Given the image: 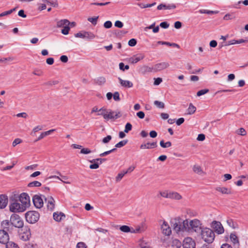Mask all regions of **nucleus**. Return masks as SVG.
<instances>
[{
    "label": "nucleus",
    "instance_id": "f257e3e1",
    "mask_svg": "<svg viewBox=\"0 0 248 248\" xmlns=\"http://www.w3.org/2000/svg\"><path fill=\"white\" fill-rule=\"evenodd\" d=\"M171 225L174 231L177 233L179 232H200L202 230V224L197 219L190 220L186 219L181 222L179 220L174 219L171 221Z\"/></svg>",
    "mask_w": 248,
    "mask_h": 248
},
{
    "label": "nucleus",
    "instance_id": "f03ea898",
    "mask_svg": "<svg viewBox=\"0 0 248 248\" xmlns=\"http://www.w3.org/2000/svg\"><path fill=\"white\" fill-rule=\"evenodd\" d=\"M9 209L13 213L22 212L25 210L18 199L15 197V194L10 197Z\"/></svg>",
    "mask_w": 248,
    "mask_h": 248
},
{
    "label": "nucleus",
    "instance_id": "7ed1b4c3",
    "mask_svg": "<svg viewBox=\"0 0 248 248\" xmlns=\"http://www.w3.org/2000/svg\"><path fill=\"white\" fill-rule=\"evenodd\" d=\"M201 235L202 239L208 244L212 243L215 239V233L212 230L205 228L202 230Z\"/></svg>",
    "mask_w": 248,
    "mask_h": 248
},
{
    "label": "nucleus",
    "instance_id": "20e7f679",
    "mask_svg": "<svg viewBox=\"0 0 248 248\" xmlns=\"http://www.w3.org/2000/svg\"><path fill=\"white\" fill-rule=\"evenodd\" d=\"M15 197L18 199L19 202L23 206L25 210L30 205V198L28 194L26 193H22L20 195L15 194Z\"/></svg>",
    "mask_w": 248,
    "mask_h": 248
},
{
    "label": "nucleus",
    "instance_id": "39448f33",
    "mask_svg": "<svg viewBox=\"0 0 248 248\" xmlns=\"http://www.w3.org/2000/svg\"><path fill=\"white\" fill-rule=\"evenodd\" d=\"M39 213L35 211H30L25 214L26 221L31 224L36 223L39 220Z\"/></svg>",
    "mask_w": 248,
    "mask_h": 248
},
{
    "label": "nucleus",
    "instance_id": "423d86ee",
    "mask_svg": "<svg viewBox=\"0 0 248 248\" xmlns=\"http://www.w3.org/2000/svg\"><path fill=\"white\" fill-rule=\"evenodd\" d=\"M12 227L14 226L16 228H22L24 225V222L19 215L14 214L10 218Z\"/></svg>",
    "mask_w": 248,
    "mask_h": 248
},
{
    "label": "nucleus",
    "instance_id": "0eeeda50",
    "mask_svg": "<svg viewBox=\"0 0 248 248\" xmlns=\"http://www.w3.org/2000/svg\"><path fill=\"white\" fill-rule=\"evenodd\" d=\"M97 115H102L104 118L106 120L112 119H118L121 117L122 115L119 111H113L111 110H109L108 113H98Z\"/></svg>",
    "mask_w": 248,
    "mask_h": 248
},
{
    "label": "nucleus",
    "instance_id": "6e6552de",
    "mask_svg": "<svg viewBox=\"0 0 248 248\" xmlns=\"http://www.w3.org/2000/svg\"><path fill=\"white\" fill-rule=\"evenodd\" d=\"M211 227L217 234H220L224 232V229L221 223L219 221L214 220L212 222Z\"/></svg>",
    "mask_w": 248,
    "mask_h": 248
},
{
    "label": "nucleus",
    "instance_id": "1a4fd4ad",
    "mask_svg": "<svg viewBox=\"0 0 248 248\" xmlns=\"http://www.w3.org/2000/svg\"><path fill=\"white\" fill-rule=\"evenodd\" d=\"M76 37L81 38H86L89 40H91L95 38V35L91 32L83 31L79 32L75 34Z\"/></svg>",
    "mask_w": 248,
    "mask_h": 248
},
{
    "label": "nucleus",
    "instance_id": "9d476101",
    "mask_svg": "<svg viewBox=\"0 0 248 248\" xmlns=\"http://www.w3.org/2000/svg\"><path fill=\"white\" fill-rule=\"evenodd\" d=\"M170 66L169 62H163L154 65L155 73L165 70Z\"/></svg>",
    "mask_w": 248,
    "mask_h": 248
},
{
    "label": "nucleus",
    "instance_id": "9b49d317",
    "mask_svg": "<svg viewBox=\"0 0 248 248\" xmlns=\"http://www.w3.org/2000/svg\"><path fill=\"white\" fill-rule=\"evenodd\" d=\"M9 240V236L7 232L4 230H0V243L7 244Z\"/></svg>",
    "mask_w": 248,
    "mask_h": 248
},
{
    "label": "nucleus",
    "instance_id": "f8f14e48",
    "mask_svg": "<svg viewBox=\"0 0 248 248\" xmlns=\"http://www.w3.org/2000/svg\"><path fill=\"white\" fill-rule=\"evenodd\" d=\"M32 202L35 207L41 208L43 206V200L40 196L35 195L32 198Z\"/></svg>",
    "mask_w": 248,
    "mask_h": 248
},
{
    "label": "nucleus",
    "instance_id": "ddd939ff",
    "mask_svg": "<svg viewBox=\"0 0 248 248\" xmlns=\"http://www.w3.org/2000/svg\"><path fill=\"white\" fill-rule=\"evenodd\" d=\"M184 248H195V243L190 237L185 238L183 241Z\"/></svg>",
    "mask_w": 248,
    "mask_h": 248
},
{
    "label": "nucleus",
    "instance_id": "4468645a",
    "mask_svg": "<svg viewBox=\"0 0 248 248\" xmlns=\"http://www.w3.org/2000/svg\"><path fill=\"white\" fill-rule=\"evenodd\" d=\"M45 202L47 204V209L52 211L55 208V200L51 196L45 198Z\"/></svg>",
    "mask_w": 248,
    "mask_h": 248
},
{
    "label": "nucleus",
    "instance_id": "2eb2a0df",
    "mask_svg": "<svg viewBox=\"0 0 248 248\" xmlns=\"http://www.w3.org/2000/svg\"><path fill=\"white\" fill-rule=\"evenodd\" d=\"M230 240L232 243L233 246L234 248H239L240 243L238 237L237 236L235 232H232L230 234Z\"/></svg>",
    "mask_w": 248,
    "mask_h": 248
},
{
    "label": "nucleus",
    "instance_id": "dca6fc26",
    "mask_svg": "<svg viewBox=\"0 0 248 248\" xmlns=\"http://www.w3.org/2000/svg\"><path fill=\"white\" fill-rule=\"evenodd\" d=\"M161 229L163 233L167 236H169L171 233V228L165 221L162 225Z\"/></svg>",
    "mask_w": 248,
    "mask_h": 248
},
{
    "label": "nucleus",
    "instance_id": "f3484780",
    "mask_svg": "<svg viewBox=\"0 0 248 248\" xmlns=\"http://www.w3.org/2000/svg\"><path fill=\"white\" fill-rule=\"evenodd\" d=\"M8 203V197L5 195H0V209L4 208Z\"/></svg>",
    "mask_w": 248,
    "mask_h": 248
},
{
    "label": "nucleus",
    "instance_id": "a211bd4d",
    "mask_svg": "<svg viewBox=\"0 0 248 248\" xmlns=\"http://www.w3.org/2000/svg\"><path fill=\"white\" fill-rule=\"evenodd\" d=\"M24 230L23 234L21 235V239L24 241H27L29 240L31 237L30 229L28 228H25Z\"/></svg>",
    "mask_w": 248,
    "mask_h": 248
},
{
    "label": "nucleus",
    "instance_id": "6ab92c4d",
    "mask_svg": "<svg viewBox=\"0 0 248 248\" xmlns=\"http://www.w3.org/2000/svg\"><path fill=\"white\" fill-rule=\"evenodd\" d=\"M118 79L121 86L124 87L131 88L133 86V83L129 80H123L121 78H118Z\"/></svg>",
    "mask_w": 248,
    "mask_h": 248
},
{
    "label": "nucleus",
    "instance_id": "aec40b11",
    "mask_svg": "<svg viewBox=\"0 0 248 248\" xmlns=\"http://www.w3.org/2000/svg\"><path fill=\"white\" fill-rule=\"evenodd\" d=\"M216 190L222 194H231L232 191L231 189H229L225 187L217 186L216 188Z\"/></svg>",
    "mask_w": 248,
    "mask_h": 248
},
{
    "label": "nucleus",
    "instance_id": "412c9836",
    "mask_svg": "<svg viewBox=\"0 0 248 248\" xmlns=\"http://www.w3.org/2000/svg\"><path fill=\"white\" fill-rule=\"evenodd\" d=\"M120 229L122 232H138L139 231V229H136V231L132 229L133 231H131L130 228L126 225H123L121 226Z\"/></svg>",
    "mask_w": 248,
    "mask_h": 248
},
{
    "label": "nucleus",
    "instance_id": "4be33fe9",
    "mask_svg": "<svg viewBox=\"0 0 248 248\" xmlns=\"http://www.w3.org/2000/svg\"><path fill=\"white\" fill-rule=\"evenodd\" d=\"M141 70L143 73H155V70L154 65L152 66H149L147 65H144L141 68Z\"/></svg>",
    "mask_w": 248,
    "mask_h": 248
},
{
    "label": "nucleus",
    "instance_id": "5701e85b",
    "mask_svg": "<svg viewBox=\"0 0 248 248\" xmlns=\"http://www.w3.org/2000/svg\"><path fill=\"white\" fill-rule=\"evenodd\" d=\"M70 24V22L67 19H62L58 21L57 23V27L58 28L64 27L65 26H68Z\"/></svg>",
    "mask_w": 248,
    "mask_h": 248
},
{
    "label": "nucleus",
    "instance_id": "b1692460",
    "mask_svg": "<svg viewBox=\"0 0 248 248\" xmlns=\"http://www.w3.org/2000/svg\"><path fill=\"white\" fill-rule=\"evenodd\" d=\"M53 218L54 219L58 222L61 221L62 219V217H65V215L63 213L60 212L59 214H58L57 212H55L53 213Z\"/></svg>",
    "mask_w": 248,
    "mask_h": 248
},
{
    "label": "nucleus",
    "instance_id": "393cba45",
    "mask_svg": "<svg viewBox=\"0 0 248 248\" xmlns=\"http://www.w3.org/2000/svg\"><path fill=\"white\" fill-rule=\"evenodd\" d=\"M1 226L3 228V230H6V232L9 231L10 227H12L11 221L9 222L8 220H3L1 223Z\"/></svg>",
    "mask_w": 248,
    "mask_h": 248
},
{
    "label": "nucleus",
    "instance_id": "a878e982",
    "mask_svg": "<svg viewBox=\"0 0 248 248\" xmlns=\"http://www.w3.org/2000/svg\"><path fill=\"white\" fill-rule=\"evenodd\" d=\"M226 222L227 224L232 229H236L238 227L237 223L232 218H228Z\"/></svg>",
    "mask_w": 248,
    "mask_h": 248
},
{
    "label": "nucleus",
    "instance_id": "bb28decb",
    "mask_svg": "<svg viewBox=\"0 0 248 248\" xmlns=\"http://www.w3.org/2000/svg\"><path fill=\"white\" fill-rule=\"evenodd\" d=\"M182 246V243L178 239H174L172 241L171 248H180Z\"/></svg>",
    "mask_w": 248,
    "mask_h": 248
},
{
    "label": "nucleus",
    "instance_id": "cd10ccee",
    "mask_svg": "<svg viewBox=\"0 0 248 248\" xmlns=\"http://www.w3.org/2000/svg\"><path fill=\"white\" fill-rule=\"evenodd\" d=\"M169 198L179 200L181 199V196L177 192L169 193Z\"/></svg>",
    "mask_w": 248,
    "mask_h": 248
},
{
    "label": "nucleus",
    "instance_id": "c85d7f7f",
    "mask_svg": "<svg viewBox=\"0 0 248 248\" xmlns=\"http://www.w3.org/2000/svg\"><path fill=\"white\" fill-rule=\"evenodd\" d=\"M196 110V108L192 103H190L187 109V114L191 115L194 113Z\"/></svg>",
    "mask_w": 248,
    "mask_h": 248
},
{
    "label": "nucleus",
    "instance_id": "c756f323",
    "mask_svg": "<svg viewBox=\"0 0 248 248\" xmlns=\"http://www.w3.org/2000/svg\"><path fill=\"white\" fill-rule=\"evenodd\" d=\"M156 4V3L155 2H154L151 4H144L141 3H138L137 5L138 6H139L140 8L143 9V8L153 7V6L155 5Z\"/></svg>",
    "mask_w": 248,
    "mask_h": 248
},
{
    "label": "nucleus",
    "instance_id": "7c9ffc66",
    "mask_svg": "<svg viewBox=\"0 0 248 248\" xmlns=\"http://www.w3.org/2000/svg\"><path fill=\"white\" fill-rule=\"evenodd\" d=\"M193 170L198 174H202L204 173L201 167L199 165H194L193 168Z\"/></svg>",
    "mask_w": 248,
    "mask_h": 248
},
{
    "label": "nucleus",
    "instance_id": "2f4dec72",
    "mask_svg": "<svg viewBox=\"0 0 248 248\" xmlns=\"http://www.w3.org/2000/svg\"><path fill=\"white\" fill-rule=\"evenodd\" d=\"M98 17V16L94 17H89L88 18L87 20L88 21L91 22L93 25L95 26L97 24Z\"/></svg>",
    "mask_w": 248,
    "mask_h": 248
},
{
    "label": "nucleus",
    "instance_id": "473e14b6",
    "mask_svg": "<svg viewBox=\"0 0 248 248\" xmlns=\"http://www.w3.org/2000/svg\"><path fill=\"white\" fill-rule=\"evenodd\" d=\"M41 186V183L37 181H34L30 182L28 184V186L29 187H39Z\"/></svg>",
    "mask_w": 248,
    "mask_h": 248
},
{
    "label": "nucleus",
    "instance_id": "72a5a7b5",
    "mask_svg": "<svg viewBox=\"0 0 248 248\" xmlns=\"http://www.w3.org/2000/svg\"><path fill=\"white\" fill-rule=\"evenodd\" d=\"M160 145L162 148H168L171 145V143L170 141H167L166 142H164V141L163 140H162L160 141Z\"/></svg>",
    "mask_w": 248,
    "mask_h": 248
},
{
    "label": "nucleus",
    "instance_id": "f704fd0d",
    "mask_svg": "<svg viewBox=\"0 0 248 248\" xmlns=\"http://www.w3.org/2000/svg\"><path fill=\"white\" fill-rule=\"evenodd\" d=\"M6 248H19L17 244L12 241L9 242L6 245Z\"/></svg>",
    "mask_w": 248,
    "mask_h": 248
},
{
    "label": "nucleus",
    "instance_id": "c9c22d12",
    "mask_svg": "<svg viewBox=\"0 0 248 248\" xmlns=\"http://www.w3.org/2000/svg\"><path fill=\"white\" fill-rule=\"evenodd\" d=\"M200 12L201 14H206L208 15L213 14H217L218 13V11H210L208 10H200Z\"/></svg>",
    "mask_w": 248,
    "mask_h": 248
},
{
    "label": "nucleus",
    "instance_id": "e433bc0d",
    "mask_svg": "<svg viewBox=\"0 0 248 248\" xmlns=\"http://www.w3.org/2000/svg\"><path fill=\"white\" fill-rule=\"evenodd\" d=\"M127 142H128L127 140H122V141L119 142L118 143H117V144H116L115 147L116 148L122 147L124 146L125 145H126L127 144Z\"/></svg>",
    "mask_w": 248,
    "mask_h": 248
},
{
    "label": "nucleus",
    "instance_id": "4c0bfd02",
    "mask_svg": "<svg viewBox=\"0 0 248 248\" xmlns=\"http://www.w3.org/2000/svg\"><path fill=\"white\" fill-rule=\"evenodd\" d=\"M107 160V159L106 158H98L96 159H93V160H90L89 161L91 163L95 162L96 161H97V162H99V163H98L99 164H101L103 162L106 161Z\"/></svg>",
    "mask_w": 248,
    "mask_h": 248
},
{
    "label": "nucleus",
    "instance_id": "58836bf2",
    "mask_svg": "<svg viewBox=\"0 0 248 248\" xmlns=\"http://www.w3.org/2000/svg\"><path fill=\"white\" fill-rule=\"evenodd\" d=\"M42 1L44 2L49 3L54 7L58 5L57 0H42Z\"/></svg>",
    "mask_w": 248,
    "mask_h": 248
},
{
    "label": "nucleus",
    "instance_id": "ea45409f",
    "mask_svg": "<svg viewBox=\"0 0 248 248\" xmlns=\"http://www.w3.org/2000/svg\"><path fill=\"white\" fill-rule=\"evenodd\" d=\"M62 176V179H61L59 176H56V175H53V176H51L49 177V179H52V178H57L59 180H60L61 181H62V182L65 183H66V184H69V182H65L63 181V180H67V176Z\"/></svg>",
    "mask_w": 248,
    "mask_h": 248
},
{
    "label": "nucleus",
    "instance_id": "a19ab883",
    "mask_svg": "<svg viewBox=\"0 0 248 248\" xmlns=\"http://www.w3.org/2000/svg\"><path fill=\"white\" fill-rule=\"evenodd\" d=\"M144 58V56L140 55L139 56H136L135 58H132V62L133 63H136L140 61L141 60H142Z\"/></svg>",
    "mask_w": 248,
    "mask_h": 248
},
{
    "label": "nucleus",
    "instance_id": "79ce46f5",
    "mask_svg": "<svg viewBox=\"0 0 248 248\" xmlns=\"http://www.w3.org/2000/svg\"><path fill=\"white\" fill-rule=\"evenodd\" d=\"M154 104L158 108H163L165 107L164 103L157 100L154 101Z\"/></svg>",
    "mask_w": 248,
    "mask_h": 248
},
{
    "label": "nucleus",
    "instance_id": "37998d69",
    "mask_svg": "<svg viewBox=\"0 0 248 248\" xmlns=\"http://www.w3.org/2000/svg\"><path fill=\"white\" fill-rule=\"evenodd\" d=\"M124 173V170L122 171H121V172L118 173V174L117 175V176L116 177V181L117 182H119L120 181H121V180L123 178V177L124 176V175L125 174H126V173Z\"/></svg>",
    "mask_w": 248,
    "mask_h": 248
},
{
    "label": "nucleus",
    "instance_id": "c03bdc74",
    "mask_svg": "<svg viewBox=\"0 0 248 248\" xmlns=\"http://www.w3.org/2000/svg\"><path fill=\"white\" fill-rule=\"evenodd\" d=\"M119 68L120 70L122 71H124L125 70H128L129 68V66L128 65H124L123 62H120L119 63Z\"/></svg>",
    "mask_w": 248,
    "mask_h": 248
},
{
    "label": "nucleus",
    "instance_id": "a18cd8bd",
    "mask_svg": "<svg viewBox=\"0 0 248 248\" xmlns=\"http://www.w3.org/2000/svg\"><path fill=\"white\" fill-rule=\"evenodd\" d=\"M132 128V125L130 123H126L125 125L124 132L128 133L129 131L131 130Z\"/></svg>",
    "mask_w": 248,
    "mask_h": 248
},
{
    "label": "nucleus",
    "instance_id": "49530a36",
    "mask_svg": "<svg viewBox=\"0 0 248 248\" xmlns=\"http://www.w3.org/2000/svg\"><path fill=\"white\" fill-rule=\"evenodd\" d=\"M106 82V79L103 77H100L96 79V83L99 85L103 84Z\"/></svg>",
    "mask_w": 248,
    "mask_h": 248
},
{
    "label": "nucleus",
    "instance_id": "de8ad7c7",
    "mask_svg": "<svg viewBox=\"0 0 248 248\" xmlns=\"http://www.w3.org/2000/svg\"><path fill=\"white\" fill-rule=\"evenodd\" d=\"M70 28L69 27V25L65 26L63 27V29L62 30V33L64 35H67L69 33V31Z\"/></svg>",
    "mask_w": 248,
    "mask_h": 248
},
{
    "label": "nucleus",
    "instance_id": "09e8293b",
    "mask_svg": "<svg viewBox=\"0 0 248 248\" xmlns=\"http://www.w3.org/2000/svg\"><path fill=\"white\" fill-rule=\"evenodd\" d=\"M209 92L208 89H203L199 91L197 93V95L198 96H200L201 95H204L205 93H207Z\"/></svg>",
    "mask_w": 248,
    "mask_h": 248
},
{
    "label": "nucleus",
    "instance_id": "8fccbe9b",
    "mask_svg": "<svg viewBox=\"0 0 248 248\" xmlns=\"http://www.w3.org/2000/svg\"><path fill=\"white\" fill-rule=\"evenodd\" d=\"M137 43V40L136 39L132 38L129 40L128 44L130 46H134L136 45Z\"/></svg>",
    "mask_w": 248,
    "mask_h": 248
},
{
    "label": "nucleus",
    "instance_id": "3c124183",
    "mask_svg": "<svg viewBox=\"0 0 248 248\" xmlns=\"http://www.w3.org/2000/svg\"><path fill=\"white\" fill-rule=\"evenodd\" d=\"M110 2H93L91 3V5H97V6H105L108 5L109 4Z\"/></svg>",
    "mask_w": 248,
    "mask_h": 248
},
{
    "label": "nucleus",
    "instance_id": "603ef678",
    "mask_svg": "<svg viewBox=\"0 0 248 248\" xmlns=\"http://www.w3.org/2000/svg\"><path fill=\"white\" fill-rule=\"evenodd\" d=\"M37 246L36 244H34L31 243H28L25 244L24 248H37Z\"/></svg>",
    "mask_w": 248,
    "mask_h": 248
},
{
    "label": "nucleus",
    "instance_id": "864d4df0",
    "mask_svg": "<svg viewBox=\"0 0 248 248\" xmlns=\"http://www.w3.org/2000/svg\"><path fill=\"white\" fill-rule=\"evenodd\" d=\"M113 98L115 101H119L120 100V98L119 92H115L113 94Z\"/></svg>",
    "mask_w": 248,
    "mask_h": 248
},
{
    "label": "nucleus",
    "instance_id": "5fc2aeb1",
    "mask_svg": "<svg viewBox=\"0 0 248 248\" xmlns=\"http://www.w3.org/2000/svg\"><path fill=\"white\" fill-rule=\"evenodd\" d=\"M237 133L241 136H245L246 135L247 132L244 128H240L237 131Z\"/></svg>",
    "mask_w": 248,
    "mask_h": 248
},
{
    "label": "nucleus",
    "instance_id": "6e6d98bb",
    "mask_svg": "<svg viewBox=\"0 0 248 248\" xmlns=\"http://www.w3.org/2000/svg\"><path fill=\"white\" fill-rule=\"evenodd\" d=\"M111 139L112 137L110 135H108L107 137L103 139L102 142L104 143H107L109 142Z\"/></svg>",
    "mask_w": 248,
    "mask_h": 248
},
{
    "label": "nucleus",
    "instance_id": "4d7b16f0",
    "mask_svg": "<svg viewBox=\"0 0 248 248\" xmlns=\"http://www.w3.org/2000/svg\"><path fill=\"white\" fill-rule=\"evenodd\" d=\"M93 164H91L90 165V169H97L99 168V164L97 162H93L92 163Z\"/></svg>",
    "mask_w": 248,
    "mask_h": 248
},
{
    "label": "nucleus",
    "instance_id": "13d9d810",
    "mask_svg": "<svg viewBox=\"0 0 248 248\" xmlns=\"http://www.w3.org/2000/svg\"><path fill=\"white\" fill-rule=\"evenodd\" d=\"M234 18V16L232 14H227L225 15L223 17V19L225 20H228L229 19H232Z\"/></svg>",
    "mask_w": 248,
    "mask_h": 248
},
{
    "label": "nucleus",
    "instance_id": "bf43d9fd",
    "mask_svg": "<svg viewBox=\"0 0 248 248\" xmlns=\"http://www.w3.org/2000/svg\"><path fill=\"white\" fill-rule=\"evenodd\" d=\"M154 79V84L155 85H158L162 82V79L161 78H155Z\"/></svg>",
    "mask_w": 248,
    "mask_h": 248
},
{
    "label": "nucleus",
    "instance_id": "052dcab7",
    "mask_svg": "<svg viewBox=\"0 0 248 248\" xmlns=\"http://www.w3.org/2000/svg\"><path fill=\"white\" fill-rule=\"evenodd\" d=\"M140 148L142 149H151V147L150 146V142H147L146 143L141 144V145L140 146Z\"/></svg>",
    "mask_w": 248,
    "mask_h": 248
},
{
    "label": "nucleus",
    "instance_id": "680f3d73",
    "mask_svg": "<svg viewBox=\"0 0 248 248\" xmlns=\"http://www.w3.org/2000/svg\"><path fill=\"white\" fill-rule=\"evenodd\" d=\"M112 26V24L110 21H107L104 24V27L106 29H109Z\"/></svg>",
    "mask_w": 248,
    "mask_h": 248
},
{
    "label": "nucleus",
    "instance_id": "e2e57ef3",
    "mask_svg": "<svg viewBox=\"0 0 248 248\" xmlns=\"http://www.w3.org/2000/svg\"><path fill=\"white\" fill-rule=\"evenodd\" d=\"M80 153L82 154H88L92 153V151L88 148H82Z\"/></svg>",
    "mask_w": 248,
    "mask_h": 248
},
{
    "label": "nucleus",
    "instance_id": "0e129e2a",
    "mask_svg": "<svg viewBox=\"0 0 248 248\" xmlns=\"http://www.w3.org/2000/svg\"><path fill=\"white\" fill-rule=\"evenodd\" d=\"M159 26L162 28L167 29L169 27V24L166 21H164V22H161Z\"/></svg>",
    "mask_w": 248,
    "mask_h": 248
},
{
    "label": "nucleus",
    "instance_id": "69168bd1",
    "mask_svg": "<svg viewBox=\"0 0 248 248\" xmlns=\"http://www.w3.org/2000/svg\"><path fill=\"white\" fill-rule=\"evenodd\" d=\"M114 25L116 27H118L119 28H122L123 27L124 24L123 22L121 21L117 20L116 21H115Z\"/></svg>",
    "mask_w": 248,
    "mask_h": 248
},
{
    "label": "nucleus",
    "instance_id": "338daca9",
    "mask_svg": "<svg viewBox=\"0 0 248 248\" xmlns=\"http://www.w3.org/2000/svg\"><path fill=\"white\" fill-rule=\"evenodd\" d=\"M77 248H87V246L84 243L79 242L77 245Z\"/></svg>",
    "mask_w": 248,
    "mask_h": 248
},
{
    "label": "nucleus",
    "instance_id": "774afa93",
    "mask_svg": "<svg viewBox=\"0 0 248 248\" xmlns=\"http://www.w3.org/2000/svg\"><path fill=\"white\" fill-rule=\"evenodd\" d=\"M205 137L203 134H200L198 135L197 140L199 141H203L205 140Z\"/></svg>",
    "mask_w": 248,
    "mask_h": 248
}]
</instances>
